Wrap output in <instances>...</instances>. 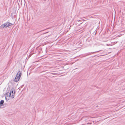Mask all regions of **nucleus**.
<instances>
[{
  "label": "nucleus",
  "mask_w": 125,
  "mask_h": 125,
  "mask_svg": "<svg viewBox=\"0 0 125 125\" xmlns=\"http://www.w3.org/2000/svg\"><path fill=\"white\" fill-rule=\"evenodd\" d=\"M22 74L21 71H20L18 72L14 79V81L15 82H17L19 80L22 75Z\"/></svg>",
  "instance_id": "obj_1"
},
{
  "label": "nucleus",
  "mask_w": 125,
  "mask_h": 125,
  "mask_svg": "<svg viewBox=\"0 0 125 125\" xmlns=\"http://www.w3.org/2000/svg\"><path fill=\"white\" fill-rule=\"evenodd\" d=\"M12 25L13 24L10 23L6 22L2 25L0 27V29L6 28Z\"/></svg>",
  "instance_id": "obj_2"
},
{
  "label": "nucleus",
  "mask_w": 125,
  "mask_h": 125,
  "mask_svg": "<svg viewBox=\"0 0 125 125\" xmlns=\"http://www.w3.org/2000/svg\"><path fill=\"white\" fill-rule=\"evenodd\" d=\"M10 93L11 94H12V95H11V98L12 99L14 98L15 94L14 89V88H12L11 89L10 92Z\"/></svg>",
  "instance_id": "obj_3"
},
{
  "label": "nucleus",
  "mask_w": 125,
  "mask_h": 125,
  "mask_svg": "<svg viewBox=\"0 0 125 125\" xmlns=\"http://www.w3.org/2000/svg\"><path fill=\"white\" fill-rule=\"evenodd\" d=\"M9 96L10 97L11 96V95L10 93L9 92H8L6 94V96L5 97V99L6 100H7V98H6V96H7L8 97V96L9 95Z\"/></svg>",
  "instance_id": "obj_4"
},
{
  "label": "nucleus",
  "mask_w": 125,
  "mask_h": 125,
  "mask_svg": "<svg viewBox=\"0 0 125 125\" xmlns=\"http://www.w3.org/2000/svg\"><path fill=\"white\" fill-rule=\"evenodd\" d=\"M95 52H91L88 53L86 54V55H85V56H86L87 55H90L91 54H93L94 53H95Z\"/></svg>",
  "instance_id": "obj_5"
},
{
  "label": "nucleus",
  "mask_w": 125,
  "mask_h": 125,
  "mask_svg": "<svg viewBox=\"0 0 125 125\" xmlns=\"http://www.w3.org/2000/svg\"><path fill=\"white\" fill-rule=\"evenodd\" d=\"M4 103V101L3 100H1L0 102V105Z\"/></svg>",
  "instance_id": "obj_6"
},
{
  "label": "nucleus",
  "mask_w": 125,
  "mask_h": 125,
  "mask_svg": "<svg viewBox=\"0 0 125 125\" xmlns=\"http://www.w3.org/2000/svg\"><path fill=\"white\" fill-rule=\"evenodd\" d=\"M118 42L117 41H115V42H113L114 44H115L116 43H117V42Z\"/></svg>",
  "instance_id": "obj_7"
},
{
  "label": "nucleus",
  "mask_w": 125,
  "mask_h": 125,
  "mask_svg": "<svg viewBox=\"0 0 125 125\" xmlns=\"http://www.w3.org/2000/svg\"><path fill=\"white\" fill-rule=\"evenodd\" d=\"M91 123H87V124H91Z\"/></svg>",
  "instance_id": "obj_8"
},
{
  "label": "nucleus",
  "mask_w": 125,
  "mask_h": 125,
  "mask_svg": "<svg viewBox=\"0 0 125 125\" xmlns=\"http://www.w3.org/2000/svg\"><path fill=\"white\" fill-rule=\"evenodd\" d=\"M1 106V105H0V107Z\"/></svg>",
  "instance_id": "obj_9"
}]
</instances>
